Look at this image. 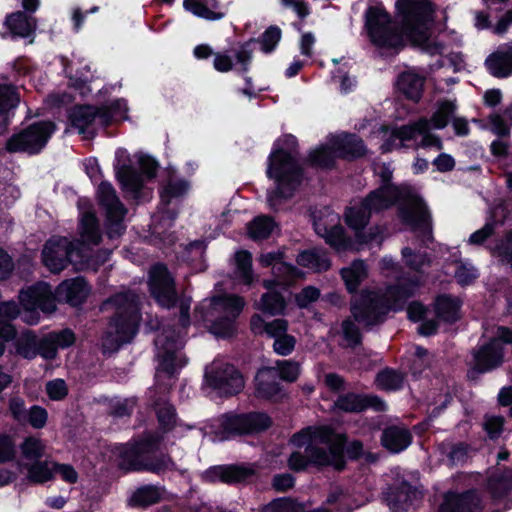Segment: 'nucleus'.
Wrapping results in <instances>:
<instances>
[{
    "label": "nucleus",
    "mask_w": 512,
    "mask_h": 512,
    "mask_svg": "<svg viewBox=\"0 0 512 512\" xmlns=\"http://www.w3.org/2000/svg\"><path fill=\"white\" fill-rule=\"evenodd\" d=\"M348 435L339 433L332 425H308L295 432L290 438V444L303 448L304 453L293 451L287 460L288 467L294 472H304L309 467L318 470L331 467L336 472L347 468L345 444Z\"/></svg>",
    "instance_id": "obj_1"
},
{
    "label": "nucleus",
    "mask_w": 512,
    "mask_h": 512,
    "mask_svg": "<svg viewBox=\"0 0 512 512\" xmlns=\"http://www.w3.org/2000/svg\"><path fill=\"white\" fill-rule=\"evenodd\" d=\"M298 139L293 134L278 137L267 158L266 176L274 182L267 192V202L274 212L283 201L291 200L305 180V169L299 162Z\"/></svg>",
    "instance_id": "obj_2"
},
{
    "label": "nucleus",
    "mask_w": 512,
    "mask_h": 512,
    "mask_svg": "<svg viewBox=\"0 0 512 512\" xmlns=\"http://www.w3.org/2000/svg\"><path fill=\"white\" fill-rule=\"evenodd\" d=\"M162 441L160 434L147 433L139 439L116 444L112 453L120 470L161 475L176 470V462L168 453L156 454Z\"/></svg>",
    "instance_id": "obj_3"
},
{
    "label": "nucleus",
    "mask_w": 512,
    "mask_h": 512,
    "mask_svg": "<svg viewBox=\"0 0 512 512\" xmlns=\"http://www.w3.org/2000/svg\"><path fill=\"white\" fill-rule=\"evenodd\" d=\"M215 435L221 441L262 434L273 426V419L264 411H228L217 418Z\"/></svg>",
    "instance_id": "obj_4"
},
{
    "label": "nucleus",
    "mask_w": 512,
    "mask_h": 512,
    "mask_svg": "<svg viewBox=\"0 0 512 512\" xmlns=\"http://www.w3.org/2000/svg\"><path fill=\"white\" fill-rule=\"evenodd\" d=\"M395 8L411 42L428 47L430 33L427 25L433 21V4L427 0H397Z\"/></svg>",
    "instance_id": "obj_5"
},
{
    "label": "nucleus",
    "mask_w": 512,
    "mask_h": 512,
    "mask_svg": "<svg viewBox=\"0 0 512 512\" xmlns=\"http://www.w3.org/2000/svg\"><path fill=\"white\" fill-rule=\"evenodd\" d=\"M365 28L371 43L379 49L399 51L404 47L402 31L382 5L366 9Z\"/></svg>",
    "instance_id": "obj_6"
},
{
    "label": "nucleus",
    "mask_w": 512,
    "mask_h": 512,
    "mask_svg": "<svg viewBox=\"0 0 512 512\" xmlns=\"http://www.w3.org/2000/svg\"><path fill=\"white\" fill-rule=\"evenodd\" d=\"M57 126L52 120H38L13 133L6 141L9 153L41 154L55 133Z\"/></svg>",
    "instance_id": "obj_7"
},
{
    "label": "nucleus",
    "mask_w": 512,
    "mask_h": 512,
    "mask_svg": "<svg viewBox=\"0 0 512 512\" xmlns=\"http://www.w3.org/2000/svg\"><path fill=\"white\" fill-rule=\"evenodd\" d=\"M391 307L383 294L369 288L362 289L350 300V312L354 321L365 329L383 324Z\"/></svg>",
    "instance_id": "obj_8"
},
{
    "label": "nucleus",
    "mask_w": 512,
    "mask_h": 512,
    "mask_svg": "<svg viewBox=\"0 0 512 512\" xmlns=\"http://www.w3.org/2000/svg\"><path fill=\"white\" fill-rule=\"evenodd\" d=\"M108 303L116 307L109 326L114 329L116 345L120 347L131 342L136 336L141 316L127 293H118L109 297Z\"/></svg>",
    "instance_id": "obj_9"
},
{
    "label": "nucleus",
    "mask_w": 512,
    "mask_h": 512,
    "mask_svg": "<svg viewBox=\"0 0 512 512\" xmlns=\"http://www.w3.org/2000/svg\"><path fill=\"white\" fill-rule=\"evenodd\" d=\"M212 305L220 307L226 314L214 319H206L211 334L220 339H229L236 335V321L244 309V298L236 294L216 295L212 298Z\"/></svg>",
    "instance_id": "obj_10"
},
{
    "label": "nucleus",
    "mask_w": 512,
    "mask_h": 512,
    "mask_svg": "<svg viewBox=\"0 0 512 512\" xmlns=\"http://www.w3.org/2000/svg\"><path fill=\"white\" fill-rule=\"evenodd\" d=\"M371 217L372 214L363 200L345 208L344 222L354 232L356 243L360 246L381 242L383 239V228L380 225H373L366 230Z\"/></svg>",
    "instance_id": "obj_11"
},
{
    "label": "nucleus",
    "mask_w": 512,
    "mask_h": 512,
    "mask_svg": "<svg viewBox=\"0 0 512 512\" xmlns=\"http://www.w3.org/2000/svg\"><path fill=\"white\" fill-rule=\"evenodd\" d=\"M204 382L221 397H232L244 388V378L240 370L233 364L214 365L205 371Z\"/></svg>",
    "instance_id": "obj_12"
},
{
    "label": "nucleus",
    "mask_w": 512,
    "mask_h": 512,
    "mask_svg": "<svg viewBox=\"0 0 512 512\" xmlns=\"http://www.w3.org/2000/svg\"><path fill=\"white\" fill-rule=\"evenodd\" d=\"M471 358L472 364L467 371V377L469 380H476L480 375L491 373L503 366L505 349L489 339L472 349Z\"/></svg>",
    "instance_id": "obj_13"
},
{
    "label": "nucleus",
    "mask_w": 512,
    "mask_h": 512,
    "mask_svg": "<svg viewBox=\"0 0 512 512\" xmlns=\"http://www.w3.org/2000/svg\"><path fill=\"white\" fill-rule=\"evenodd\" d=\"M148 286L151 296L164 308L176 306L179 296L175 280L164 263H156L149 272Z\"/></svg>",
    "instance_id": "obj_14"
},
{
    "label": "nucleus",
    "mask_w": 512,
    "mask_h": 512,
    "mask_svg": "<svg viewBox=\"0 0 512 512\" xmlns=\"http://www.w3.org/2000/svg\"><path fill=\"white\" fill-rule=\"evenodd\" d=\"M77 252V246L67 237L53 236L45 242L41 260L50 272L59 273L71 264V258Z\"/></svg>",
    "instance_id": "obj_15"
},
{
    "label": "nucleus",
    "mask_w": 512,
    "mask_h": 512,
    "mask_svg": "<svg viewBox=\"0 0 512 512\" xmlns=\"http://www.w3.org/2000/svg\"><path fill=\"white\" fill-rule=\"evenodd\" d=\"M420 277L408 272L396 276L395 281L385 289V298L391 311L399 312L405 309L409 299L413 298L421 287Z\"/></svg>",
    "instance_id": "obj_16"
},
{
    "label": "nucleus",
    "mask_w": 512,
    "mask_h": 512,
    "mask_svg": "<svg viewBox=\"0 0 512 512\" xmlns=\"http://www.w3.org/2000/svg\"><path fill=\"white\" fill-rule=\"evenodd\" d=\"M115 177L121 189L130 193L135 199L140 198L144 180L138 170L132 165L129 153L124 148H118L115 152L113 164Z\"/></svg>",
    "instance_id": "obj_17"
},
{
    "label": "nucleus",
    "mask_w": 512,
    "mask_h": 512,
    "mask_svg": "<svg viewBox=\"0 0 512 512\" xmlns=\"http://www.w3.org/2000/svg\"><path fill=\"white\" fill-rule=\"evenodd\" d=\"M19 305L25 311L52 313L56 311L55 297L48 283L40 281L34 285L21 289L19 292Z\"/></svg>",
    "instance_id": "obj_18"
},
{
    "label": "nucleus",
    "mask_w": 512,
    "mask_h": 512,
    "mask_svg": "<svg viewBox=\"0 0 512 512\" xmlns=\"http://www.w3.org/2000/svg\"><path fill=\"white\" fill-rule=\"evenodd\" d=\"M336 411L342 413H362L369 409L376 412H385L387 410L386 402L374 394H361L353 391L340 393L333 403Z\"/></svg>",
    "instance_id": "obj_19"
},
{
    "label": "nucleus",
    "mask_w": 512,
    "mask_h": 512,
    "mask_svg": "<svg viewBox=\"0 0 512 512\" xmlns=\"http://www.w3.org/2000/svg\"><path fill=\"white\" fill-rule=\"evenodd\" d=\"M410 199L419 208V211L416 212L411 205H401L397 211L399 219L412 231L420 232L424 237L432 236V219L423 199L418 195H412Z\"/></svg>",
    "instance_id": "obj_20"
},
{
    "label": "nucleus",
    "mask_w": 512,
    "mask_h": 512,
    "mask_svg": "<svg viewBox=\"0 0 512 512\" xmlns=\"http://www.w3.org/2000/svg\"><path fill=\"white\" fill-rule=\"evenodd\" d=\"M36 29V18L18 10L5 16L2 30H0V37L2 39H26L33 37Z\"/></svg>",
    "instance_id": "obj_21"
},
{
    "label": "nucleus",
    "mask_w": 512,
    "mask_h": 512,
    "mask_svg": "<svg viewBox=\"0 0 512 512\" xmlns=\"http://www.w3.org/2000/svg\"><path fill=\"white\" fill-rule=\"evenodd\" d=\"M255 472L252 468L239 464L215 465L205 470L203 480L208 483L238 484L248 481Z\"/></svg>",
    "instance_id": "obj_22"
},
{
    "label": "nucleus",
    "mask_w": 512,
    "mask_h": 512,
    "mask_svg": "<svg viewBox=\"0 0 512 512\" xmlns=\"http://www.w3.org/2000/svg\"><path fill=\"white\" fill-rule=\"evenodd\" d=\"M89 293L90 286L84 277L66 279L55 289V303H67L72 307H78L86 301Z\"/></svg>",
    "instance_id": "obj_23"
},
{
    "label": "nucleus",
    "mask_w": 512,
    "mask_h": 512,
    "mask_svg": "<svg viewBox=\"0 0 512 512\" xmlns=\"http://www.w3.org/2000/svg\"><path fill=\"white\" fill-rule=\"evenodd\" d=\"M481 498L476 489L449 491L444 495L438 512H480Z\"/></svg>",
    "instance_id": "obj_24"
},
{
    "label": "nucleus",
    "mask_w": 512,
    "mask_h": 512,
    "mask_svg": "<svg viewBox=\"0 0 512 512\" xmlns=\"http://www.w3.org/2000/svg\"><path fill=\"white\" fill-rule=\"evenodd\" d=\"M416 493V487L402 479L388 486L383 491V497L392 512H406L416 498Z\"/></svg>",
    "instance_id": "obj_25"
},
{
    "label": "nucleus",
    "mask_w": 512,
    "mask_h": 512,
    "mask_svg": "<svg viewBox=\"0 0 512 512\" xmlns=\"http://www.w3.org/2000/svg\"><path fill=\"white\" fill-rule=\"evenodd\" d=\"M331 144L335 148L338 159L353 161L364 157L367 153L363 139L356 133L344 132L334 136Z\"/></svg>",
    "instance_id": "obj_26"
},
{
    "label": "nucleus",
    "mask_w": 512,
    "mask_h": 512,
    "mask_svg": "<svg viewBox=\"0 0 512 512\" xmlns=\"http://www.w3.org/2000/svg\"><path fill=\"white\" fill-rule=\"evenodd\" d=\"M316 233L321 236L327 245L337 252L358 251L356 240L347 235L341 224L331 227L315 225Z\"/></svg>",
    "instance_id": "obj_27"
},
{
    "label": "nucleus",
    "mask_w": 512,
    "mask_h": 512,
    "mask_svg": "<svg viewBox=\"0 0 512 512\" xmlns=\"http://www.w3.org/2000/svg\"><path fill=\"white\" fill-rule=\"evenodd\" d=\"M425 82L424 75L413 70H406L397 76L395 86L405 99L418 103L423 96Z\"/></svg>",
    "instance_id": "obj_28"
},
{
    "label": "nucleus",
    "mask_w": 512,
    "mask_h": 512,
    "mask_svg": "<svg viewBox=\"0 0 512 512\" xmlns=\"http://www.w3.org/2000/svg\"><path fill=\"white\" fill-rule=\"evenodd\" d=\"M489 73L496 78L512 75V42L501 45L485 60Z\"/></svg>",
    "instance_id": "obj_29"
},
{
    "label": "nucleus",
    "mask_w": 512,
    "mask_h": 512,
    "mask_svg": "<svg viewBox=\"0 0 512 512\" xmlns=\"http://www.w3.org/2000/svg\"><path fill=\"white\" fill-rule=\"evenodd\" d=\"M413 441L409 429L396 425L386 427L381 434L380 443L383 448L393 454L406 450Z\"/></svg>",
    "instance_id": "obj_30"
},
{
    "label": "nucleus",
    "mask_w": 512,
    "mask_h": 512,
    "mask_svg": "<svg viewBox=\"0 0 512 512\" xmlns=\"http://www.w3.org/2000/svg\"><path fill=\"white\" fill-rule=\"evenodd\" d=\"M435 316L448 324H454L460 320L462 301L451 294H439L434 299Z\"/></svg>",
    "instance_id": "obj_31"
},
{
    "label": "nucleus",
    "mask_w": 512,
    "mask_h": 512,
    "mask_svg": "<svg viewBox=\"0 0 512 512\" xmlns=\"http://www.w3.org/2000/svg\"><path fill=\"white\" fill-rule=\"evenodd\" d=\"M340 276L348 293L356 295L360 292V285L368 277L367 265L364 260L355 259L348 267L340 270Z\"/></svg>",
    "instance_id": "obj_32"
},
{
    "label": "nucleus",
    "mask_w": 512,
    "mask_h": 512,
    "mask_svg": "<svg viewBox=\"0 0 512 512\" xmlns=\"http://www.w3.org/2000/svg\"><path fill=\"white\" fill-rule=\"evenodd\" d=\"M19 102L20 96L14 86H0V134L9 126Z\"/></svg>",
    "instance_id": "obj_33"
},
{
    "label": "nucleus",
    "mask_w": 512,
    "mask_h": 512,
    "mask_svg": "<svg viewBox=\"0 0 512 512\" xmlns=\"http://www.w3.org/2000/svg\"><path fill=\"white\" fill-rule=\"evenodd\" d=\"M337 159L335 148L330 143L311 149L304 162L315 169L332 170L336 167Z\"/></svg>",
    "instance_id": "obj_34"
},
{
    "label": "nucleus",
    "mask_w": 512,
    "mask_h": 512,
    "mask_svg": "<svg viewBox=\"0 0 512 512\" xmlns=\"http://www.w3.org/2000/svg\"><path fill=\"white\" fill-rule=\"evenodd\" d=\"M94 105L80 104L73 106L68 112V120L73 128H76L79 134L87 133L88 129L95 122Z\"/></svg>",
    "instance_id": "obj_35"
},
{
    "label": "nucleus",
    "mask_w": 512,
    "mask_h": 512,
    "mask_svg": "<svg viewBox=\"0 0 512 512\" xmlns=\"http://www.w3.org/2000/svg\"><path fill=\"white\" fill-rule=\"evenodd\" d=\"M162 500V491L156 485L138 487L129 497L128 504L133 508H147Z\"/></svg>",
    "instance_id": "obj_36"
},
{
    "label": "nucleus",
    "mask_w": 512,
    "mask_h": 512,
    "mask_svg": "<svg viewBox=\"0 0 512 512\" xmlns=\"http://www.w3.org/2000/svg\"><path fill=\"white\" fill-rule=\"evenodd\" d=\"M183 6L195 16L209 21L220 20L226 15L225 12L219 10L221 5L218 0H207L205 3L184 0Z\"/></svg>",
    "instance_id": "obj_37"
},
{
    "label": "nucleus",
    "mask_w": 512,
    "mask_h": 512,
    "mask_svg": "<svg viewBox=\"0 0 512 512\" xmlns=\"http://www.w3.org/2000/svg\"><path fill=\"white\" fill-rule=\"evenodd\" d=\"M22 467L27 471L26 479L30 484L43 485L49 481H53V462L47 460H37L31 463H24Z\"/></svg>",
    "instance_id": "obj_38"
},
{
    "label": "nucleus",
    "mask_w": 512,
    "mask_h": 512,
    "mask_svg": "<svg viewBox=\"0 0 512 512\" xmlns=\"http://www.w3.org/2000/svg\"><path fill=\"white\" fill-rule=\"evenodd\" d=\"M398 195L390 194V190H387V186H379L378 188L370 191L362 200L371 212L379 213L390 208L394 203Z\"/></svg>",
    "instance_id": "obj_39"
},
{
    "label": "nucleus",
    "mask_w": 512,
    "mask_h": 512,
    "mask_svg": "<svg viewBox=\"0 0 512 512\" xmlns=\"http://www.w3.org/2000/svg\"><path fill=\"white\" fill-rule=\"evenodd\" d=\"M296 262L301 267L313 269L317 272H325L331 268L330 259L316 249L301 251L296 258Z\"/></svg>",
    "instance_id": "obj_40"
},
{
    "label": "nucleus",
    "mask_w": 512,
    "mask_h": 512,
    "mask_svg": "<svg viewBox=\"0 0 512 512\" xmlns=\"http://www.w3.org/2000/svg\"><path fill=\"white\" fill-rule=\"evenodd\" d=\"M80 235L84 242L99 245L102 242L99 221L93 212H86L80 220Z\"/></svg>",
    "instance_id": "obj_41"
},
{
    "label": "nucleus",
    "mask_w": 512,
    "mask_h": 512,
    "mask_svg": "<svg viewBox=\"0 0 512 512\" xmlns=\"http://www.w3.org/2000/svg\"><path fill=\"white\" fill-rule=\"evenodd\" d=\"M156 419L161 436L172 432L179 424V417L175 406L170 402H164L156 410Z\"/></svg>",
    "instance_id": "obj_42"
},
{
    "label": "nucleus",
    "mask_w": 512,
    "mask_h": 512,
    "mask_svg": "<svg viewBox=\"0 0 512 512\" xmlns=\"http://www.w3.org/2000/svg\"><path fill=\"white\" fill-rule=\"evenodd\" d=\"M98 204L105 210L118 212L120 209L126 208L116 194L113 185L108 181H101L97 189Z\"/></svg>",
    "instance_id": "obj_43"
},
{
    "label": "nucleus",
    "mask_w": 512,
    "mask_h": 512,
    "mask_svg": "<svg viewBox=\"0 0 512 512\" xmlns=\"http://www.w3.org/2000/svg\"><path fill=\"white\" fill-rule=\"evenodd\" d=\"M376 384L385 391L401 390L405 382V374L391 367L381 369L375 378Z\"/></svg>",
    "instance_id": "obj_44"
},
{
    "label": "nucleus",
    "mask_w": 512,
    "mask_h": 512,
    "mask_svg": "<svg viewBox=\"0 0 512 512\" xmlns=\"http://www.w3.org/2000/svg\"><path fill=\"white\" fill-rule=\"evenodd\" d=\"M275 227V221L267 215H260L253 218L247 224L248 236L254 241L268 239Z\"/></svg>",
    "instance_id": "obj_45"
},
{
    "label": "nucleus",
    "mask_w": 512,
    "mask_h": 512,
    "mask_svg": "<svg viewBox=\"0 0 512 512\" xmlns=\"http://www.w3.org/2000/svg\"><path fill=\"white\" fill-rule=\"evenodd\" d=\"M163 352L159 354V368L168 376L176 372V339L173 336H166L162 343Z\"/></svg>",
    "instance_id": "obj_46"
},
{
    "label": "nucleus",
    "mask_w": 512,
    "mask_h": 512,
    "mask_svg": "<svg viewBox=\"0 0 512 512\" xmlns=\"http://www.w3.org/2000/svg\"><path fill=\"white\" fill-rule=\"evenodd\" d=\"M37 335L32 330H26L14 342L16 354L20 357L33 360L37 357Z\"/></svg>",
    "instance_id": "obj_47"
},
{
    "label": "nucleus",
    "mask_w": 512,
    "mask_h": 512,
    "mask_svg": "<svg viewBox=\"0 0 512 512\" xmlns=\"http://www.w3.org/2000/svg\"><path fill=\"white\" fill-rule=\"evenodd\" d=\"M236 276L246 285H251L254 281L252 254L248 250H239L235 253Z\"/></svg>",
    "instance_id": "obj_48"
},
{
    "label": "nucleus",
    "mask_w": 512,
    "mask_h": 512,
    "mask_svg": "<svg viewBox=\"0 0 512 512\" xmlns=\"http://www.w3.org/2000/svg\"><path fill=\"white\" fill-rule=\"evenodd\" d=\"M281 38L282 30L277 25H270L259 37L251 38V40H254V44L260 45L262 53L269 55L277 49Z\"/></svg>",
    "instance_id": "obj_49"
},
{
    "label": "nucleus",
    "mask_w": 512,
    "mask_h": 512,
    "mask_svg": "<svg viewBox=\"0 0 512 512\" xmlns=\"http://www.w3.org/2000/svg\"><path fill=\"white\" fill-rule=\"evenodd\" d=\"M457 106L450 100H442L438 103L436 111L431 115L430 121L435 129H444L453 119Z\"/></svg>",
    "instance_id": "obj_50"
},
{
    "label": "nucleus",
    "mask_w": 512,
    "mask_h": 512,
    "mask_svg": "<svg viewBox=\"0 0 512 512\" xmlns=\"http://www.w3.org/2000/svg\"><path fill=\"white\" fill-rule=\"evenodd\" d=\"M286 306L283 295L278 291H268L261 295L260 310L271 316L282 314Z\"/></svg>",
    "instance_id": "obj_51"
},
{
    "label": "nucleus",
    "mask_w": 512,
    "mask_h": 512,
    "mask_svg": "<svg viewBox=\"0 0 512 512\" xmlns=\"http://www.w3.org/2000/svg\"><path fill=\"white\" fill-rule=\"evenodd\" d=\"M20 450L24 459L33 462L42 459L45 453V445L40 438L30 435L23 439Z\"/></svg>",
    "instance_id": "obj_52"
},
{
    "label": "nucleus",
    "mask_w": 512,
    "mask_h": 512,
    "mask_svg": "<svg viewBox=\"0 0 512 512\" xmlns=\"http://www.w3.org/2000/svg\"><path fill=\"white\" fill-rule=\"evenodd\" d=\"M488 485L493 498H506L512 491V472H505L491 478Z\"/></svg>",
    "instance_id": "obj_53"
},
{
    "label": "nucleus",
    "mask_w": 512,
    "mask_h": 512,
    "mask_svg": "<svg viewBox=\"0 0 512 512\" xmlns=\"http://www.w3.org/2000/svg\"><path fill=\"white\" fill-rule=\"evenodd\" d=\"M127 213V209H120L118 212L110 211L105 213V228L106 234L110 239H115L122 236L125 232V226L123 224L124 217Z\"/></svg>",
    "instance_id": "obj_54"
},
{
    "label": "nucleus",
    "mask_w": 512,
    "mask_h": 512,
    "mask_svg": "<svg viewBox=\"0 0 512 512\" xmlns=\"http://www.w3.org/2000/svg\"><path fill=\"white\" fill-rule=\"evenodd\" d=\"M188 189L189 184L186 180L168 181L159 191L161 203L171 204L172 199L182 197L187 193Z\"/></svg>",
    "instance_id": "obj_55"
},
{
    "label": "nucleus",
    "mask_w": 512,
    "mask_h": 512,
    "mask_svg": "<svg viewBox=\"0 0 512 512\" xmlns=\"http://www.w3.org/2000/svg\"><path fill=\"white\" fill-rule=\"evenodd\" d=\"M301 503L290 497L275 498L263 505L260 512H300Z\"/></svg>",
    "instance_id": "obj_56"
},
{
    "label": "nucleus",
    "mask_w": 512,
    "mask_h": 512,
    "mask_svg": "<svg viewBox=\"0 0 512 512\" xmlns=\"http://www.w3.org/2000/svg\"><path fill=\"white\" fill-rule=\"evenodd\" d=\"M283 387L276 380H265L256 378L255 391L260 399L273 400L282 393Z\"/></svg>",
    "instance_id": "obj_57"
},
{
    "label": "nucleus",
    "mask_w": 512,
    "mask_h": 512,
    "mask_svg": "<svg viewBox=\"0 0 512 512\" xmlns=\"http://www.w3.org/2000/svg\"><path fill=\"white\" fill-rule=\"evenodd\" d=\"M393 130L394 137H398V139L401 141L399 147H403V142L412 141L418 134H423L425 132V123L419 121L412 124L395 127Z\"/></svg>",
    "instance_id": "obj_58"
},
{
    "label": "nucleus",
    "mask_w": 512,
    "mask_h": 512,
    "mask_svg": "<svg viewBox=\"0 0 512 512\" xmlns=\"http://www.w3.org/2000/svg\"><path fill=\"white\" fill-rule=\"evenodd\" d=\"M24 426L30 425L34 429H42L46 426L48 421L47 410L40 405H32L26 413Z\"/></svg>",
    "instance_id": "obj_59"
},
{
    "label": "nucleus",
    "mask_w": 512,
    "mask_h": 512,
    "mask_svg": "<svg viewBox=\"0 0 512 512\" xmlns=\"http://www.w3.org/2000/svg\"><path fill=\"white\" fill-rule=\"evenodd\" d=\"M8 412L11 418L20 426H24V420L28 409L25 400L19 395H13L8 400Z\"/></svg>",
    "instance_id": "obj_60"
},
{
    "label": "nucleus",
    "mask_w": 512,
    "mask_h": 512,
    "mask_svg": "<svg viewBox=\"0 0 512 512\" xmlns=\"http://www.w3.org/2000/svg\"><path fill=\"white\" fill-rule=\"evenodd\" d=\"M17 454L13 437L5 432L0 433V464L15 460Z\"/></svg>",
    "instance_id": "obj_61"
},
{
    "label": "nucleus",
    "mask_w": 512,
    "mask_h": 512,
    "mask_svg": "<svg viewBox=\"0 0 512 512\" xmlns=\"http://www.w3.org/2000/svg\"><path fill=\"white\" fill-rule=\"evenodd\" d=\"M45 390L47 396L52 401H62L67 397L69 393L65 380L61 378L48 381L46 383Z\"/></svg>",
    "instance_id": "obj_62"
},
{
    "label": "nucleus",
    "mask_w": 512,
    "mask_h": 512,
    "mask_svg": "<svg viewBox=\"0 0 512 512\" xmlns=\"http://www.w3.org/2000/svg\"><path fill=\"white\" fill-rule=\"evenodd\" d=\"M58 349L50 333L42 338H37V356H41L45 360H53L56 358Z\"/></svg>",
    "instance_id": "obj_63"
},
{
    "label": "nucleus",
    "mask_w": 512,
    "mask_h": 512,
    "mask_svg": "<svg viewBox=\"0 0 512 512\" xmlns=\"http://www.w3.org/2000/svg\"><path fill=\"white\" fill-rule=\"evenodd\" d=\"M478 277L477 269L471 265L461 263L455 270V279L462 287L472 284Z\"/></svg>",
    "instance_id": "obj_64"
}]
</instances>
